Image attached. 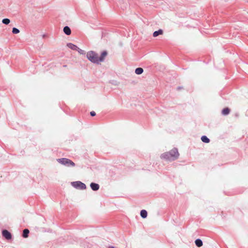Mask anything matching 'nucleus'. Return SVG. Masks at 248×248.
Returning <instances> with one entry per match:
<instances>
[{
    "label": "nucleus",
    "mask_w": 248,
    "mask_h": 248,
    "mask_svg": "<svg viewBox=\"0 0 248 248\" xmlns=\"http://www.w3.org/2000/svg\"><path fill=\"white\" fill-rule=\"evenodd\" d=\"M135 72L137 75H140L143 72V69L141 67H138L136 69Z\"/></svg>",
    "instance_id": "nucleus-16"
},
{
    "label": "nucleus",
    "mask_w": 248,
    "mask_h": 248,
    "mask_svg": "<svg viewBox=\"0 0 248 248\" xmlns=\"http://www.w3.org/2000/svg\"><path fill=\"white\" fill-rule=\"evenodd\" d=\"M87 59L92 62L99 64L98 55L93 51H90L87 53Z\"/></svg>",
    "instance_id": "nucleus-2"
},
{
    "label": "nucleus",
    "mask_w": 248,
    "mask_h": 248,
    "mask_svg": "<svg viewBox=\"0 0 248 248\" xmlns=\"http://www.w3.org/2000/svg\"><path fill=\"white\" fill-rule=\"evenodd\" d=\"M19 32H20L19 30V29H17V28H16L14 27V28H13L12 29V32H13V33H14V34H17V33H18Z\"/></svg>",
    "instance_id": "nucleus-18"
},
{
    "label": "nucleus",
    "mask_w": 248,
    "mask_h": 248,
    "mask_svg": "<svg viewBox=\"0 0 248 248\" xmlns=\"http://www.w3.org/2000/svg\"><path fill=\"white\" fill-rule=\"evenodd\" d=\"M67 46L70 49L74 50H78L77 48H78V47L76 45L71 43H67Z\"/></svg>",
    "instance_id": "nucleus-9"
},
{
    "label": "nucleus",
    "mask_w": 248,
    "mask_h": 248,
    "mask_svg": "<svg viewBox=\"0 0 248 248\" xmlns=\"http://www.w3.org/2000/svg\"><path fill=\"white\" fill-rule=\"evenodd\" d=\"M3 24L8 25L10 23V20L9 18H4L2 20Z\"/></svg>",
    "instance_id": "nucleus-17"
},
{
    "label": "nucleus",
    "mask_w": 248,
    "mask_h": 248,
    "mask_svg": "<svg viewBox=\"0 0 248 248\" xmlns=\"http://www.w3.org/2000/svg\"><path fill=\"white\" fill-rule=\"evenodd\" d=\"M77 49L78 50H77L76 51H78L80 54L85 55L86 54V52L84 50H82L79 48V47H78V48Z\"/></svg>",
    "instance_id": "nucleus-19"
},
{
    "label": "nucleus",
    "mask_w": 248,
    "mask_h": 248,
    "mask_svg": "<svg viewBox=\"0 0 248 248\" xmlns=\"http://www.w3.org/2000/svg\"><path fill=\"white\" fill-rule=\"evenodd\" d=\"M201 140L203 142L208 143L210 142L209 139L206 136H202L201 137Z\"/></svg>",
    "instance_id": "nucleus-15"
},
{
    "label": "nucleus",
    "mask_w": 248,
    "mask_h": 248,
    "mask_svg": "<svg viewBox=\"0 0 248 248\" xmlns=\"http://www.w3.org/2000/svg\"><path fill=\"white\" fill-rule=\"evenodd\" d=\"M108 248H116V247H114V246H109L108 247Z\"/></svg>",
    "instance_id": "nucleus-21"
},
{
    "label": "nucleus",
    "mask_w": 248,
    "mask_h": 248,
    "mask_svg": "<svg viewBox=\"0 0 248 248\" xmlns=\"http://www.w3.org/2000/svg\"><path fill=\"white\" fill-rule=\"evenodd\" d=\"M179 156V154L178 149L174 148L170 152L162 154L161 155V158L166 160L173 161L177 159Z\"/></svg>",
    "instance_id": "nucleus-1"
},
{
    "label": "nucleus",
    "mask_w": 248,
    "mask_h": 248,
    "mask_svg": "<svg viewBox=\"0 0 248 248\" xmlns=\"http://www.w3.org/2000/svg\"><path fill=\"white\" fill-rule=\"evenodd\" d=\"M230 109L228 108H224L222 110V114L223 115H227L229 114Z\"/></svg>",
    "instance_id": "nucleus-14"
},
{
    "label": "nucleus",
    "mask_w": 248,
    "mask_h": 248,
    "mask_svg": "<svg viewBox=\"0 0 248 248\" xmlns=\"http://www.w3.org/2000/svg\"><path fill=\"white\" fill-rule=\"evenodd\" d=\"M163 33V31L161 29H159L158 31H155L153 33V36L154 37H157L159 35L162 34Z\"/></svg>",
    "instance_id": "nucleus-10"
},
{
    "label": "nucleus",
    "mask_w": 248,
    "mask_h": 248,
    "mask_svg": "<svg viewBox=\"0 0 248 248\" xmlns=\"http://www.w3.org/2000/svg\"><path fill=\"white\" fill-rule=\"evenodd\" d=\"M57 161L59 163L68 167H75V163L71 160L66 158H62L57 159Z\"/></svg>",
    "instance_id": "nucleus-3"
},
{
    "label": "nucleus",
    "mask_w": 248,
    "mask_h": 248,
    "mask_svg": "<svg viewBox=\"0 0 248 248\" xmlns=\"http://www.w3.org/2000/svg\"><path fill=\"white\" fill-rule=\"evenodd\" d=\"M108 53L106 51H104L102 52L101 56L100 57L98 56V62L99 63L100 62H102L104 61L105 57L107 55Z\"/></svg>",
    "instance_id": "nucleus-6"
},
{
    "label": "nucleus",
    "mask_w": 248,
    "mask_h": 248,
    "mask_svg": "<svg viewBox=\"0 0 248 248\" xmlns=\"http://www.w3.org/2000/svg\"><path fill=\"white\" fill-rule=\"evenodd\" d=\"M90 187L93 191H97L99 189V185L95 183H91L90 184Z\"/></svg>",
    "instance_id": "nucleus-7"
},
{
    "label": "nucleus",
    "mask_w": 248,
    "mask_h": 248,
    "mask_svg": "<svg viewBox=\"0 0 248 248\" xmlns=\"http://www.w3.org/2000/svg\"><path fill=\"white\" fill-rule=\"evenodd\" d=\"M30 231L28 229H25L23 231L22 236L24 238H27L29 236Z\"/></svg>",
    "instance_id": "nucleus-11"
},
{
    "label": "nucleus",
    "mask_w": 248,
    "mask_h": 248,
    "mask_svg": "<svg viewBox=\"0 0 248 248\" xmlns=\"http://www.w3.org/2000/svg\"><path fill=\"white\" fill-rule=\"evenodd\" d=\"M63 32L67 35H69L71 33V30L68 26H65L63 28Z\"/></svg>",
    "instance_id": "nucleus-8"
},
{
    "label": "nucleus",
    "mask_w": 248,
    "mask_h": 248,
    "mask_svg": "<svg viewBox=\"0 0 248 248\" xmlns=\"http://www.w3.org/2000/svg\"><path fill=\"white\" fill-rule=\"evenodd\" d=\"M195 244L198 247H201L203 245V243H202V241L201 239H197L195 241Z\"/></svg>",
    "instance_id": "nucleus-13"
},
{
    "label": "nucleus",
    "mask_w": 248,
    "mask_h": 248,
    "mask_svg": "<svg viewBox=\"0 0 248 248\" xmlns=\"http://www.w3.org/2000/svg\"><path fill=\"white\" fill-rule=\"evenodd\" d=\"M71 185L76 189L84 190L86 188L85 184L80 181H75L71 183Z\"/></svg>",
    "instance_id": "nucleus-4"
},
{
    "label": "nucleus",
    "mask_w": 248,
    "mask_h": 248,
    "mask_svg": "<svg viewBox=\"0 0 248 248\" xmlns=\"http://www.w3.org/2000/svg\"><path fill=\"white\" fill-rule=\"evenodd\" d=\"M90 115L92 116H94L96 115V113L94 111H92L90 112Z\"/></svg>",
    "instance_id": "nucleus-20"
},
{
    "label": "nucleus",
    "mask_w": 248,
    "mask_h": 248,
    "mask_svg": "<svg viewBox=\"0 0 248 248\" xmlns=\"http://www.w3.org/2000/svg\"><path fill=\"white\" fill-rule=\"evenodd\" d=\"M140 216L143 218H145L147 217V212L145 210H142L140 211Z\"/></svg>",
    "instance_id": "nucleus-12"
},
{
    "label": "nucleus",
    "mask_w": 248,
    "mask_h": 248,
    "mask_svg": "<svg viewBox=\"0 0 248 248\" xmlns=\"http://www.w3.org/2000/svg\"><path fill=\"white\" fill-rule=\"evenodd\" d=\"M2 235L7 240H10L12 237L11 233L7 230H2Z\"/></svg>",
    "instance_id": "nucleus-5"
}]
</instances>
